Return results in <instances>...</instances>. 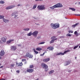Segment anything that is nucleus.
Returning a JSON list of instances; mask_svg holds the SVG:
<instances>
[{
	"mask_svg": "<svg viewBox=\"0 0 80 80\" xmlns=\"http://www.w3.org/2000/svg\"><path fill=\"white\" fill-rule=\"evenodd\" d=\"M0 3H1L2 4H3L5 3V2H3V1H0Z\"/></svg>",
	"mask_w": 80,
	"mask_h": 80,
	"instance_id": "obj_29",
	"label": "nucleus"
},
{
	"mask_svg": "<svg viewBox=\"0 0 80 80\" xmlns=\"http://www.w3.org/2000/svg\"><path fill=\"white\" fill-rule=\"evenodd\" d=\"M51 27L53 29H56V28L59 27V24L58 23L55 24L52 23L51 24Z\"/></svg>",
	"mask_w": 80,
	"mask_h": 80,
	"instance_id": "obj_1",
	"label": "nucleus"
},
{
	"mask_svg": "<svg viewBox=\"0 0 80 80\" xmlns=\"http://www.w3.org/2000/svg\"><path fill=\"white\" fill-rule=\"evenodd\" d=\"M71 32V33H73V31H72Z\"/></svg>",
	"mask_w": 80,
	"mask_h": 80,
	"instance_id": "obj_51",
	"label": "nucleus"
},
{
	"mask_svg": "<svg viewBox=\"0 0 80 80\" xmlns=\"http://www.w3.org/2000/svg\"><path fill=\"white\" fill-rule=\"evenodd\" d=\"M15 64H12L10 65L11 68H13L14 66H15Z\"/></svg>",
	"mask_w": 80,
	"mask_h": 80,
	"instance_id": "obj_26",
	"label": "nucleus"
},
{
	"mask_svg": "<svg viewBox=\"0 0 80 80\" xmlns=\"http://www.w3.org/2000/svg\"><path fill=\"white\" fill-rule=\"evenodd\" d=\"M18 46H19V47H20V46H21V45H18Z\"/></svg>",
	"mask_w": 80,
	"mask_h": 80,
	"instance_id": "obj_49",
	"label": "nucleus"
},
{
	"mask_svg": "<svg viewBox=\"0 0 80 80\" xmlns=\"http://www.w3.org/2000/svg\"><path fill=\"white\" fill-rule=\"evenodd\" d=\"M69 9H70V10H72V11H75L76 10V9H75V8H70Z\"/></svg>",
	"mask_w": 80,
	"mask_h": 80,
	"instance_id": "obj_23",
	"label": "nucleus"
},
{
	"mask_svg": "<svg viewBox=\"0 0 80 80\" xmlns=\"http://www.w3.org/2000/svg\"><path fill=\"white\" fill-rule=\"evenodd\" d=\"M33 65H30L29 66V68H33Z\"/></svg>",
	"mask_w": 80,
	"mask_h": 80,
	"instance_id": "obj_28",
	"label": "nucleus"
},
{
	"mask_svg": "<svg viewBox=\"0 0 80 80\" xmlns=\"http://www.w3.org/2000/svg\"><path fill=\"white\" fill-rule=\"evenodd\" d=\"M75 59H77V57H75Z\"/></svg>",
	"mask_w": 80,
	"mask_h": 80,
	"instance_id": "obj_52",
	"label": "nucleus"
},
{
	"mask_svg": "<svg viewBox=\"0 0 80 80\" xmlns=\"http://www.w3.org/2000/svg\"><path fill=\"white\" fill-rule=\"evenodd\" d=\"M79 4H80V2H79Z\"/></svg>",
	"mask_w": 80,
	"mask_h": 80,
	"instance_id": "obj_54",
	"label": "nucleus"
},
{
	"mask_svg": "<svg viewBox=\"0 0 80 80\" xmlns=\"http://www.w3.org/2000/svg\"><path fill=\"white\" fill-rule=\"evenodd\" d=\"M37 8L38 10H43L45 9V5H39L38 6Z\"/></svg>",
	"mask_w": 80,
	"mask_h": 80,
	"instance_id": "obj_2",
	"label": "nucleus"
},
{
	"mask_svg": "<svg viewBox=\"0 0 80 80\" xmlns=\"http://www.w3.org/2000/svg\"><path fill=\"white\" fill-rule=\"evenodd\" d=\"M47 49L49 50H53L54 49V48L53 47H49L47 48Z\"/></svg>",
	"mask_w": 80,
	"mask_h": 80,
	"instance_id": "obj_16",
	"label": "nucleus"
},
{
	"mask_svg": "<svg viewBox=\"0 0 80 80\" xmlns=\"http://www.w3.org/2000/svg\"><path fill=\"white\" fill-rule=\"evenodd\" d=\"M45 43V42H41L39 43L38 44L39 45H41L42 44H44Z\"/></svg>",
	"mask_w": 80,
	"mask_h": 80,
	"instance_id": "obj_31",
	"label": "nucleus"
},
{
	"mask_svg": "<svg viewBox=\"0 0 80 80\" xmlns=\"http://www.w3.org/2000/svg\"><path fill=\"white\" fill-rule=\"evenodd\" d=\"M24 30L25 31H28V30H30V29L29 28L24 29Z\"/></svg>",
	"mask_w": 80,
	"mask_h": 80,
	"instance_id": "obj_27",
	"label": "nucleus"
},
{
	"mask_svg": "<svg viewBox=\"0 0 80 80\" xmlns=\"http://www.w3.org/2000/svg\"><path fill=\"white\" fill-rule=\"evenodd\" d=\"M3 20L4 22H5V23H8V21H9L8 20L4 18L3 19Z\"/></svg>",
	"mask_w": 80,
	"mask_h": 80,
	"instance_id": "obj_20",
	"label": "nucleus"
},
{
	"mask_svg": "<svg viewBox=\"0 0 80 80\" xmlns=\"http://www.w3.org/2000/svg\"><path fill=\"white\" fill-rule=\"evenodd\" d=\"M79 24V23H76L75 24L73 25L72 27V28H75L76 26H77V25H78Z\"/></svg>",
	"mask_w": 80,
	"mask_h": 80,
	"instance_id": "obj_17",
	"label": "nucleus"
},
{
	"mask_svg": "<svg viewBox=\"0 0 80 80\" xmlns=\"http://www.w3.org/2000/svg\"><path fill=\"white\" fill-rule=\"evenodd\" d=\"M0 80H5V79L2 78V79H0Z\"/></svg>",
	"mask_w": 80,
	"mask_h": 80,
	"instance_id": "obj_45",
	"label": "nucleus"
},
{
	"mask_svg": "<svg viewBox=\"0 0 80 80\" xmlns=\"http://www.w3.org/2000/svg\"><path fill=\"white\" fill-rule=\"evenodd\" d=\"M69 63H70V62H67V64L65 65V66H66V65H69Z\"/></svg>",
	"mask_w": 80,
	"mask_h": 80,
	"instance_id": "obj_33",
	"label": "nucleus"
},
{
	"mask_svg": "<svg viewBox=\"0 0 80 80\" xmlns=\"http://www.w3.org/2000/svg\"><path fill=\"white\" fill-rule=\"evenodd\" d=\"M45 52H44L43 53V54H41L40 55L41 56H42V57H43L45 55Z\"/></svg>",
	"mask_w": 80,
	"mask_h": 80,
	"instance_id": "obj_35",
	"label": "nucleus"
},
{
	"mask_svg": "<svg viewBox=\"0 0 80 80\" xmlns=\"http://www.w3.org/2000/svg\"><path fill=\"white\" fill-rule=\"evenodd\" d=\"M2 58V57L0 56V59H1Z\"/></svg>",
	"mask_w": 80,
	"mask_h": 80,
	"instance_id": "obj_50",
	"label": "nucleus"
},
{
	"mask_svg": "<svg viewBox=\"0 0 80 80\" xmlns=\"http://www.w3.org/2000/svg\"><path fill=\"white\" fill-rule=\"evenodd\" d=\"M74 34L76 35V37H78V35H79V34L78 32H77V31H76L74 32Z\"/></svg>",
	"mask_w": 80,
	"mask_h": 80,
	"instance_id": "obj_19",
	"label": "nucleus"
},
{
	"mask_svg": "<svg viewBox=\"0 0 80 80\" xmlns=\"http://www.w3.org/2000/svg\"><path fill=\"white\" fill-rule=\"evenodd\" d=\"M34 70L33 69H28L27 70V72H28V73H32L33 72Z\"/></svg>",
	"mask_w": 80,
	"mask_h": 80,
	"instance_id": "obj_7",
	"label": "nucleus"
},
{
	"mask_svg": "<svg viewBox=\"0 0 80 80\" xmlns=\"http://www.w3.org/2000/svg\"><path fill=\"white\" fill-rule=\"evenodd\" d=\"M12 80H14V79H12Z\"/></svg>",
	"mask_w": 80,
	"mask_h": 80,
	"instance_id": "obj_59",
	"label": "nucleus"
},
{
	"mask_svg": "<svg viewBox=\"0 0 80 80\" xmlns=\"http://www.w3.org/2000/svg\"><path fill=\"white\" fill-rule=\"evenodd\" d=\"M18 7H19V6H20V4H18Z\"/></svg>",
	"mask_w": 80,
	"mask_h": 80,
	"instance_id": "obj_48",
	"label": "nucleus"
},
{
	"mask_svg": "<svg viewBox=\"0 0 80 80\" xmlns=\"http://www.w3.org/2000/svg\"><path fill=\"white\" fill-rule=\"evenodd\" d=\"M6 37H3L2 38L1 40L3 42H6Z\"/></svg>",
	"mask_w": 80,
	"mask_h": 80,
	"instance_id": "obj_15",
	"label": "nucleus"
},
{
	"mask_svg": "<svg viewBox=\"0 0 80 80\" xmlns=\"http://www.w3.org/2000/svg\"><path fill=\"white\" fill-rule=\"evenodd\" d=\"M26 57H28V58H32V57H33V56L32 55H30V54L28 52L27 53H26Z\"/></svg>",
	"mask_w": 80,
	"mask_h": 80,
	"instance_id": "obj_9",
	"label": "nucleus"
},
{
	"mask_svg": "<svg viewBox=\"0 0 80 80\" xmlns=\"http://www.w3.org/2000/svg\"><path fill=\"white\" fill-rule=\"evenodd\" d=\"M69 52V50L65 51L63 53L62 52H60L57 54H56V55H63L64 54H65V53H67V52Z\"/></svg>",
	"mask_w": 80,
	"mask_h": 80,
	"instance_id": "obj_3",
	"label": "nucleus"
},
{
	"mask_svg": "<svg viewBox=\"0 0 80 80\" xmlns=\"http://www.w3.org/2000/svg\"><path fill=\"white\" fill-rule=\"evenodd\" d=\"M1 65H2V64H1V63H0V66H1Z\"/></svg>",
	"mask_w": 80,
	"mask_h": 80,
	"instance_id": "obj_53",
	"label": "nucleus"
},
{
	"mask_svg": "<svg viewBox=\"0 0 80 80\" xmlns=\"http://www.w3.org/2000/svg\"><path fill=\"white\" fill-rule=\"evenodd\" d=\"M5 52H4V50L3 49H2L1 51L0 55L2 57V56H3L5 55Z\"/></svg>",
	"mask_w": 80,
	"mask_h": 80,
	"instance_id": "obj_8",
	"label": "nucleus"
},
{
	"mask_svg": "<svg viewBox=\"0 0 80 80\" xmlns=\"http://www.w3.org/2000/svg\"><path fill=\"white\" fill-rule=\"evenodd\" d=\"M56 6L57 8H58V7H63V6L62 5V4H60V3H58L56 4Z\"/></svg>",
	"mask_w": 80,
	"mask_h": 80,
	"instance_id": "obj_11",
	"label": "nucleus"
},
{
	"mask_svg": "<svg viewBox=\"0 0 80 80\" xmlns=\"http://www.w3.org/2000/svg\"><path fill=\"white\" fill-rule=\"evenodd\" d=\"M16 12H13V13H12V16H14V15L15 14H16Z\"/></svg>",
	"mask_w": 80,
	"mask_h": 80,
	"instance_id": "obj_38",
	"label": "nucleus"
},
{
	"mask_svg": "<svg viewBox=\"0 0 80 80\" xmlns=\"http://www.w3.org/2000/svg\"><path fill=\"white\" fill-rule=\"evenodd\" d=\"M69 33H70L71 32H70V31H69Z\"/></svg>",
	"mask_w": 80,
	"mask_h": 80,
	"instance_id": "obj_57",
	"label": "nucleus"
},
{
	"mask_svg": "<svg viewBox=\"0 0 80 80\" xmlns=\"http://www.w3.org/2000/svg\"><path fill=\"white\" fill-rule=\"evenodd\" d=\"M17 15H15L14 18H16V17H17Z\"/></svg>",
	"mask_w": 80,
	"mask_h": 80,
	"instance_id": "obj_47",
	"label": "nucleus"
},
{
	"mask_svg": "<svg viewBox=\"0 0 80 80\" xmlns=\"http://www.w3.org/2000/svg\"><path fill=\"white\" fill-rule=\"evenodd\" d=\"M25 64H27V62L26 61L25 62Z\"/></svg>",
	"mask_w": 80,
	"mask_h": 80,
	"instance_id": "obj_46",
	"label": "nucleus"
},
{
	"mask_svg": "<svg viewBox=\"0 0 80 80\" xmlns=\"http://www.w3.org/2000/svg\"><path fill=\"white\" fill-rule=\"evenodd\" d=\"M51 38L54 41L55 40H57V38H55V37H53Z\"/></svg>",
	"mask_w": 80,
	"mask_h": 80,
	"instance_id": "obj_21",
	"label": "nucleus"
},
{
	"mask_svg": "<svg viewBox=\"0 0 80 80\" xmlns=\"http://www.w3.org/2000/svg\"><path fill=\"white\" fill-rule=\"evenodd\" d=\"M50 8H51V9L53 10V9L55 8H57V6L55 5L52 7H50Z\"/></svg>",
	"mask_w": 80,
	"mask_h": 80,
	"instance_id": "obj_18",
	"label": "nucleus"
},
{
	"mask_svg": "<svg viewBox=\"0 0 80 80\" xmlns=\"http://www.w3.org/2000/svg\"><path fill=\"white\" fill-rule=\"evenodd\" d=\"M17 73H20V71L17 70L16 71Z\"/></svg>",
	"mask_w": 80,
	"mask_h": 80,
	"instance_id": "obj_41",
	"label": "nucleus"
},
{
	"mask_svg": "<svg viewBox=\"0 0 80 80\" xmlns=\"http://www.w3.org/2000/svg\"><path fill=\"white\" fill-rule=\"evenodd\" d=\"M36 50H38V51H40V50H42V49L40 48H36Z\"/></svg>",
	"mask_w": 80,
	"mask_h": 80,
	"instance_id": "obj_22",
	"label": "nucleus"
},
{
	"mask_svg": "<svg viewBox=\"0 0 80 80\" xmlns=\"http://www.w3.org/2000/svg\"><path fill=\"white\" fill-rule=\"evenodd\" d=\"M67 35L68 36V37H71V34H68Z\"/></svg>",
	"mask_w": 80,
	"mask_h": 80,
	"instance_id": "obj_40",
	"label": "nucleus"
},
{
	"mask_svg": "<svg viewBox=\"0 0 80 80\" xmlns=\"http://www.w3.org/2000/svg\"><path fill=\"white\" fill-rule=\"evenodd\" d=\"M37 38L38 39V38Z\"/></svg>",
	"mask_w": 80,
	"mask_h": 80,
	"instance_id": "obj_55",
	"label": "nucleus"
},
{
	"mask_svg": "<svg viewBox=\"0 0 80 80\" xmlns=\"http://www.w3.org/2000/svg\"><path fill=\"white\" fill-rule=\"evenodd\" d=\"M3 67V66H2L0 67V68H2Z\"/></svg>",
	"mask_w": 80,
	"mask_h": 80,
	"instance_id": "obj_44",
	"label": "nucleus"
},
{
	"mask_svg": "<svg viewBox=\"0 0 80 80\" xmlns=\"http://www.w3.org/2000/svg\"><path fill=\"white\" fill-rule=\"evenodd\" d=\"M45 71H46V72H47V70H46Z\"/></svg>",
	"mask_w": 80,
	"mask_h": 80,
	"instance_id": "obj_56",
	"label": "nucleus"
},
{
	"mask_svg": "<svg viewBox=\"0 0 80 80\" xmlns=\"http://www.w3.org/2000/svg\"><path fill=\"white\" fill-rule=\"evenodd\" d=\"M78 47V45L75 46L74 47V49H76V48H77Z\"/></svg>",
	"mask_w": 80,
	"mask_h": 80,
	"instance_id": "obj_34",
	"label": "nucleus"
},
{
	"mask_svg": "<svg viewBox=\"0 0 80 80\" xmlns=\"http://www.w3.org/2000/svg\"><path fill=\"white\" fill-rule=\"evenodd\" d=\"M22 62H26V59H22Z\"/></svg>",
	"mask_w": 80,
	"mask_h": 80,
	"instance_id": "obj_39",
	"label": "nucleus"
},
{
	"mask_svg": "<svg viewBox=\"0 0 80 80\" xmlns=\"http://www.w3.org/2000/svg\"><path fill=\"white\" fill-rule=\"evenodd\" d=\"M54 42V41L52 39L50 42V43H53Z\"/></svg>",
	"mask_w": 80,
	"mask_h": 80,
	"instance_id": "obj_37",
	"label": "nucleus"
},
{
	"mask_svg": "<svg viewBox=\"0 0 80 80\" xmlns=\"http://www.w3.org/2000/svg\"><path fill=\"white\" fill-rule=\"evenodd\" d=\"M54 72V70H52L49 72V74H52V73H53Z\"/></svg>",
	"mask_w": 80,
	"mask_h": 80,
	"instance_id": "obj_25",
	"label": "nucleus"
},
{
	"mask_svg": "<svg viewBox=\"0 0 80 80\" xmlns=\"http://www.w3.org/2000/svg\"><path fill=\"white\" fill-rule=\"evenodd\" d=\"M11 49L12 50H13V51H15L17 50V47L15 46H12L11 47Z\"/></svg>",
	"mask_w": 80,
	"mask_h": 80,
	"instance_id": "obj_10",
	"label": "nucleus"
},
{
	"mask_svg": "<svg viewBox=\"0 0 80 80\" xmlns=\"http://www.w3.org/2000/svg\"><path fill=\"white\" fill-rule=\"evenodd\" d=\"M16 65L18 67H22L23 65V63L22 62L16 63Z\"/></svg>",
	"mask_w": 80,
	"mask_h": 80,
	"instance_id": "obj_12",
	"label": "nucleus"
},
{
	"mask_svg": "<svg viewBox=\"0 0 80 80\" xmlns=\"http://www.w3.org/2000/svg\"><path fill=\"white\" fill-rule=\"evenodd\" d=\"M38 31H35L33 32L32 34L33 35L34 37H36L37 36V35H38Z\"/></svg>",
	"mask_w": 80,
	"mask_h": 80,
	"instance_id": "obj_5",
	"label": "nucleus"
},
{
	"mask_svg": "<svg viewBox=\"0 0 80 80\" xmlns=\"http://www.w3.org/2000/svg\"><path fill=\"white\" fill-rule=\"evenodd\" d=\"M37 4H35L34 5L33 7V9H35V8H37Z\"/></svg>",
	"mask_w": 80,
	"mask_h": 80,
	"instance_id": "obj_24",
	"label": "nucleus"
},
{
	"mask_svg": "<svg viewBox=\"0 0 80 80\" xmlns=\"http://www.w3.org/2000/svg\"><path fill=\"white\" fill-rule=\"evenodd\" d=\"M4 17V16H1V15H0V19H2V18H3Z\"/></svg>",
	"mask_w": 80,
	"mask_h": 80,
	"instance_id": "obj_30",
	"label": "nucleus"
},
{
	"mask_svg": "<svg viewBox=\"0 0 80 80\" xmlns=\"http://www.w3.org/2000/svg\"><path fill=\"white\" fill-rule=\"evenodd\" d=\"M43 0H35V1H42Z\"/></svg>",
	"mask_w": 80,
	"mask_h": 80,
	"instance_id": "obj_43",
	"label": "nucleus"
},
{
	"mask_svg": "<svg viewBox=\"0 0 80 80\" xmlns=\"http://www.w3.org/2000/svg\"><path fill=\"white\" fill-rule=\"evenodd\" d=\"M15 6H10L8 7H7L6 8V10H9L10 9H12V8H14Z\"/></svg>",
	"mask_w": 80,
	"mask_h": 80,
	"instance_id": "obj_6",
	"label": "nucleus"
},
{
	"mask_svg": "<svg viewBox=\"0 0 80 80\" xmlns=\"http://www.w3.org/2000/svg\"><path fill=\"white\" fill-rule=\"evenodd\" d=\"M41 66L43 68H44L45 69H47L48 68V66L44 63H42L41 64Z\"/></svg>",
	"mask_w": 80,
	"mask_h": 80,
	"instance_id": "obj_4",
	"label": "nucleus"
},
{
	"mask_svg": "<svg viewBox=\"0 0 80 80\" xmlns=\"http://www.w3.org/2000/svg\"><path fill=\"white\" fill-rule=\"evenodd\" d=\"M76 16H80V14H76Z\"/></svg>",
	"mask_w": 80,
	"mask_h": 80,
	"instance_id": "obj_42",
	"label": "nucleus"
},
{
	"mask_svg": "<svg viewBox=\"0 0 80 80\" xmlns=\"http://www.w3.org/2000/svg\"><path fill=\"white\" fill-rule=\"evenodd\" d=\"M27 35H28V36H31V35H32L31 32H30L28 34H27Z\"/></svg>",
	"mask_w": 80,
	"mask_h": 80,
	"instance_id": "obj_32",
	"label": "nucleus"
},
{
	"mask_svg": "<svg viewBox=\"0 0 80 80\" xmlns=\"http://www.w3.org/2000/svg\"><path fill=\"white\" fill-rule=\"evenodd\" d=\"M34 52H35L36 54H38V52L36 51V50H34Z\"/></svg>",
	"mask_w": 80,
	"mask_h": 80,
	"instance_id": "obj_36",
	"label": "nucleus"
},
{
	"mask_svg": "<svg viewBox=\"0 0 80 80\" xmlns=\"http://www.w3.org/2000/svg\"><path fill=\"white\" fill-rule=\"evenodd\" d=\"M13 41H14V40L11 39L10 40H9L8 41H7L6 43L8 44H9V43H11V42H13Z\"/></svg>",
	"mask_w": 80,
	"mask_h": 80,
	"instance_id": "obj_13",
	"label": "nucleus"
},
{
	"mask_svg": "<svg viewBox=\"0 0 80 80\" xmlns=\"http://www.w3.org/2000/svg\"><path fill=\"white\" fill-rule=\"evenodd\" d=\"M0 72H1V71H0Z\"/></svg>",
	"mask_w": 80,
	"mask_h": 80,
	"instance_id": "obj_58",
	"label": "nucleus"
},
{
	"mask_svg": "<svg viewBox=\"0 0 80 80\" xmlns=\"http://www.w3.org/2000/svg\"><path fill=\"white\" fill-rule=\"evenodd\" d=\"M50 60V58H48L43 59V61L44 62H48Z\"/></svg>",
	"mask_w": 80,
	"mask_h": 80,
	"instance_id": "obj_14",
	"label": "nucleus"
}]
</instances>
